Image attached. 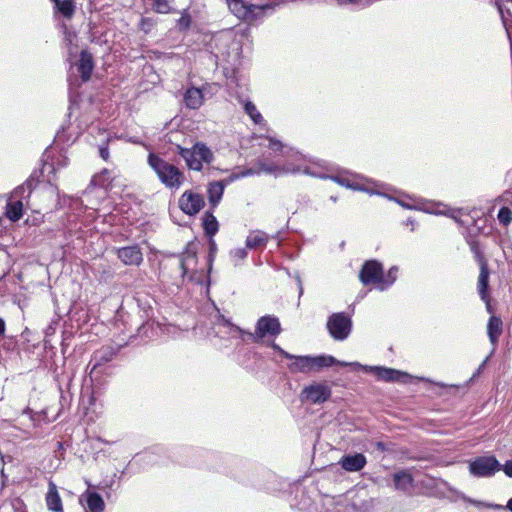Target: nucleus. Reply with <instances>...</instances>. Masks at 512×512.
Instances as JSON below:
<instances>
[{"label":"nucleus","instance_id":"obj_1","mask_svg":"<svg viewBox=\"0 0 512 512\" xmlns=\"http://www.w3.org/2000/svg\"><path fill=\"white\" fill-rule=\"evenodd\" d=\"M271 348L277 351L284 358L290 360V363L287 365V368L291 373L308 374L310 372H318L323 368L330 367L336 364L340 366H348V362L338 361L336 358L330 355H293L282 349L275 342H272Z\"/></svg>","mask_w":512,"mask_h":512},{"label":"nucleus","instance_id":"obj_2","mask_svg":"<svg viewBox=\"0 0 512 512\" xmlns=\"http://www.w3.org/2000/svg\"><path fill=\"white\" fill-rule=\"evenodd\" d=\"M148 164L162 184L170 189H178L184 182V173L175 165L155 153H149Z\"/></svg>","mask_w":512,"mask_h":512},{"label":"nucleus","instance_id":"obj_3","mask_svg":"<svg viewBox=\"0 0 512 512\" xmlns=\"http://www.w3.org/2000/svg\"><path fill=\"white\" fill-rule=\"evenodd\" d=\"M230 11L239 19L249 23L263 20L268 14L274 12L278 4L267 3L254 5L245 0H226Z\"/></svg>","mask_w":512,"mask_h":512},{"label":"nucleus","instance_id":"obj_4","mask_svg":"<svg viewBox=\"0 0 512 512\" xmlns=\"http://www.w3.org/2000/svg\"><path fill=\"white\" fill-rule=\"evenodd\" d=\"M265 173L279 176L286 173H304L314 175L308 168H302L300 164H293L287 161L284 165L268 161L265 157H260L255 162V168H250L241 174H233L232 176L245 177L253 174Z\"/></svg>","mask_w":512,"mask_h":512},{"label":"nucleus","instance_id":"obj_5","mask_svg":"<svg viewBox=\"0 0 512 512\" xmlns=\"http://www.w3.org/2000/svg\"><path fill=\"white\" fill-rule=\"evenodd\" d=\"M313 174L314 177L319 178H329L336 182L337 184L355 190V191H363L366 193H369L371 195H381L382 192L379 189V187H383V184H378L376 182H373L371 180H368L360 175L355 174H349V173H340L337 175H331V176H325L323 174H319L311 170V168L307 167Z\"/></svg>","mask_w":512,"mask_h":512},{"label":"nucleus","instance_id":"obj_6","mask_svg":"<svg viewBox=\"0 0 512 512\" xmlns=\"http://www.w3.org/2000/svg\"><path fill=\"white\" fill-rule=\"evenodd\" d=\"M177 153L185 160L189 169L201 171L204 164H211L214 160V154L211 149L203 142H197L194 146L184 148L176 146Z\"/></svg>","mask_w":512,"mask_h":512},{"label":"nucleus","instance_id":"obj_7","mask_svg":"<svg viewBox=\"0 0 512 512\" xmlns=\"http://www.w3.org/2000/svg\"><path fill=\"white\" fill-rule=\"evenodd\" d=\"M117 349L112 346H104L96 350L87 365L89 369V380L93 388L100 385V378L104 371V365L113 360Z\"/></svg>","mask_w":512,"mask_h":512},{"label":"nucleus","instance_id":"obj_8","mask_svg":"<svg viewBox=\"0 0 512 512\" xmlns=\"http://www.w3.org/2000/svg\"><path fill=\"white\" fill-rule=\"evenodd\" d=\"M327 329L336 341L346 340L352 331V319L344 312L333 313L327 321Z\"/></svg>","mask_w":512,"mask_h":512},{"label":"nucleus","instance_id":"obj_9","mask_svg":"<svg viewBox=\"0 0 512 512\" xmlns=\"http://www.w3.org/2000/svg\"><path fill=\"white\" fill-rule=\"evenodd\" d=\"M282 331L278 317L274 315H265L257 320L254 333L247 332V335L254 341L270 336L276 337Z\"/></svg>","mask_w":512,"mask_h":512},{"label":"nucleus","instance_id":"obj_10","mask_svg":"<svg viewBox=\"0 0 512 512\" xmlns=\"http://www.w3.org/2000/svg\"><path fill=\"white\" fill-rule=\"evenodd\" d=\"M332 390L326 382H313L301 391V401L314 405L323 404L331 397Z\"/></svg>","mask_w":512,"mask_h":512},{"label":"nucleus","instance_id":"obj_11","mask_svg":"<svg viewBox=\"0 0 512 512\" xmlns=\"http://www.w3.org/2000/svg\"><path fill=\"white\" fill-rule=\"evenodd\" d=\"M499 470L501 464L494 456L477 457L469 464V472L478 478L491 477Z\"/></svg>","mask_w":512,"mask_h":512},{"label":"nucleus","instance_id":"obj_12","mask_svg":"<svg viewBox=\"0 0 512 512\" xmlns=\"http://www.w3.org/2000/svg\"><path fill=\"white\" fill-rule=\"evenodd\" d=\"M348 366H354L357 368H361L366 372H374L379 380H383L386 382H403L406 383L410 378V375L393 369L386 367H378V366H363L358 362L348 363Z\"/></svg>","mask_w":512,"mask_h":512},{"label":"nucleus","instance_id":"obj_13","mask_svg":"<svg viewBox=\"0 0 512 512\" xmlns=\"http://www.w3.org/2000/svg\"><path fill=\"white\" fill-rule=\"evenodd\" d=\"M382 275V264L377 260H368L363 264L359 273V278L364 285L375 284L380 290Z\"/></svg>","mask_w":512,"mask_h":512},{"label":"nucleus","instance_id":"obj_14","mask_svg":"<svg viewBox=\"0 0 512 512\" xmlns=\"http://www.w3.org/2000/svg\"><path fill=\"white\" fill-rule=\"evenodd\" d=\"M41 171H33L29 178L20 186L16 187L11 194V199L13 200H21L25 205H28V199L33 191V189L39 183V177L41 176Z\"/></svg>","mask_w":512,"mask_h":512},{"label":"nucleus","instance_id":"obj_15","mask_svg":"<svg viewBox=\"0 0 512 512\" xmlns=\"http://www.w3.org/2000/svg\"><path fill=\"white\" fill-rule=\"evenodd\" d=\"M204 205L203 197L200 194L186 191L179 199L181 210L188 215L197 214Z\"/></svg>","mask_w":512,"mask_h":512},{"label":"nucleus","instance_id":"obj_16","mask_svg":"<svg viewBox=\"0 0 512 512\" xmlns=\"http://www.w3.org/2000/svg\"><path fill=\"white\" fill-rule=\"evenodd\" d=\"M238 179V176H230L227 180L214 181L209 183L207 193L209 203L215 208L221 201L227 184Z\"/></svg>","mask_w":512,"mask_h":512},{"label":"nucleus","instance_id":"obj_17","mask_svg":"<svg viewBox=\"0 0 512 512\" xmlns=\"http://www.w3.org/2000/svg\"><path fill=\"white\" fill-rule=\"evenodd\" d=\"M117 256L125 265L138 266L143 261V253L137 245L119 248Z\"/></svg>","mask_w":512,"mask_h":512},{"label":"nucleus","instance_id":"obj_18","mask_svg":"<svg viewBox=\"0 0 512 512\" xmlns=\"http://www.w3.org/2000/svg\"><path fill=\"white\" fill-rule=\"evenodd\" d=\"M341 467L347 472H358L367 464V459L362 453L347 454L339 461Z\"/></svg>","mask_w":512,"mask_h":512},{"label":"nucleus","instance_id":"obj_19","mask_svg":"<svg viewBox=\"0 0 512 512\" xmlns=\"http://www.w3.org/2000/svg\"><path fill=\"white\" fill-rule=\"evenodd\" d=\"M488 284H489L488 263H482V265H480V273H479V277H478L477 290L480 295V298L486 303L488 312H491V306H490V302H489V293H488Z\"/></svg>","mask_w":512,"mask_h":512},{"label":"nucleus","instance_id":"obj_20","mask_svg":"<svg viewBox=\"0 0 512 512\" xmlns=\"http://www.w3.org/2000/svg\"><path fill=\"white\" fill-rule=\"evenodd\" d=\"M46 506L51 512H63V504L59 495L57 486L54 482L50 481L48 484V491L45 497Z\"/></svg>","mask_w":512,"mask_h":512},{"label":"nucleus","instance_id":"obj_21","mask_svg":"<svg viewBox=\"0 0 512 512\" xmlns=\"http://www.w3.org/2000/svg\"><path fill=\"white\" fill-rule=\"evenodd\" d=\"M94 68L92 55L87 51H82L80 54L79 63L77 64V71L81 74L83 82L90 79Z\"/></svg>","mask_w":512,"mask_h":512},{"label":"nucleus","instance_id":"obj_22","mask_svg":"<svg viewBox=\"0 0 512 512\" xmlns=\"http://www.w3.org/2000/svg\"><path fill=\"white\" fill-rule=\"evenodd\" d=\"M503 323L502 320L497 316H491L487 325V334L491 344L493 345V351L497 346L499 336L502 334Z\"/></svg>","mask_w":512,"mask_h":512},{"label":"nucleus","instance_id":"obj_23","mask_svg":"<svg viewBox=\"0 0 512 512\" xmlns=\"http://www.w3.org/2000/svg\"><path fill=\"white\" fill-rule=\"evenodd\" d=\"M203 92L199 88H188L184 94V103L190 109H198L203 104Z\"/></svg>","mask_w":512,"mask_h":512},{"label":"nucleus","instance_id":"obj_24","mask_svg":"<svg viewBox=\"0 0 512 512\" xmlns=\"http://www.w3.org/2000/svg\"><path fill=\"white\" fill-rule=\"evenodd\" d=\"M394 487L396 490L408 491L413 487V476L406 470H401L393 474Z\"/></svg>","mask_w":512,"mask_h":512},{"label":"nucleus","instance_id":"obj_25","mask_svg":"<svg viewBox=\"0 0 512 512\" xmlns=\"http://www.w3.org/2000/svg\"><path fill=\"white\" fill-rule=\"evenodd\" d=\"M268 235L260 230L251 231L245 241L246 248L257 249L259 247H265L268 243Z\"/></svg>","mask_w":512,"mask_h":512},{"label":"nucleus","instance_id":"obj_26","mask_svg":"<svg viewBox=\"0 0 512 512\" xmlns=\"http://www.w3.org/2000/svg\"><path fill=\"white\" fill-rule=\"evenodd\" d=\"M83 496L86 498V504L91 512H103L105 503L101 495L96 492L87 490Z\"/></svg>","mask_w":512,"mask_h":512},{"label":"nucleus","instance_id":"obj_27","mask_svg":"<svg viewBox=\"0 0 512 512\" xmlns=\"http://www.w3.org/2000/svg\"><path fill=\"white\" fill-rule=\"evenodd\" d=\"M24 202L21 200H13L7 203L6 216L12 221H18L23 215Z\"/></svg>","mask_w":512,"mask_h":512},{"label":"nucleus","instance_id":"obj_28","mask_svg":"<svg viewBox=\"0 0 512 512\" xmlns=\"http://www.w3.org/2000/svg\"><path fill=\"white\" fill-rule=\"evenodd\" d=\"M55 8L66 19H71L75 13V3L73 0L57 1Z\"/></svg>","mask_w":512,"mask_h":512},{"label":"nucleus","instance_id":"obj_29","mask_svg":"<svg viewBox=\"0 0 512 512\" xmlns=\"http://www.w3.org/2000/svg\"><path fill=\"white\" fill-rule=\"evenodd\" d=\"M378 189L382 192V194L380 196H383V197H385V198H387L389 200H392V201L398 203L400 206H402V207H404L406 209H410V210H412V209H419V210H424L426 212H430V210L428 208H426V207H420L418 205L411 204V203L407 202L404 198L395 197V196L390 195L389 193L386 192V190L385 191L382 190V189H384V186L382 188L379 187Z\"/></svg>","mask_w":512,"mask_h":512},{"label":"nucleus","instance_id":"obj_30","mask_svg":"<svg viewBox=\"0 0 512 512\" xmlns=\"http://www.w3.org/2000/svg\"><path fill=\"white\" fill-rule=\"evenodd\" d=\"M203 225L205 233L210 237H213L218 231V221L216 217L210 212L205 213Z\"/></svg>","mask_w":512,"mask_h":512},{"label":"nucleus","instance_id":"obj_31","mask_svg":"<svg viewBox=\"0 0 512 512\" xmlns=\"http://www.w3.org/2000/svg\"><path fill=\"white\" fill-rule=\"evenodd\" d=\"M398 272L399 268L397 266H392L386 274L383 273L382 281L380 284V291H385L394 284L398 277Z\"/></svg>","mask_w":512,"mask_h":512},{"label":"nucleus","instance_id":"obj_32","mask_svg":"<svg viewBox=\"0 0 512 512\" xmlns=\"http://www.w3.org/2000/svg\"><path fill=\"white\" fill-rule=\"evenodd\" d=\"M196 263V252L191 249H187L183 257L180 261V267L182 269L183 275H186L189 271L191 265Z\"/></svg>","mask_w":512,"mask_h":512},{"label":"nucleus","instance_id":"obj_33","mask_svg":"<svg viewBox=\"0 0 512 512\" xmlns=\"http://www.w3.org/2000/svg\"><path fill=\"white\" fill-rule=\"evenodd\" d=\"M244 111L255 124H261L264 121L261 113L251 101H246L244 103Z\"/></svg>","mask_w":512,"mask_h":512},{"label":"nucleus","instance_id":"obj_34","mask_svg":"<svg viewBox=\"0 0 512 512\" xmlns=\"http://www.w3.org/2000/svg\"><path fill=\"white\" fill-rule=\"evenodd\" d=\"M460 499H462L463 501H465L469 504H472L476 507H485V508L493 509V510H504V506L501 504L487 503V502L475 500V499L467 497L464 494L460 495Z\"/></svg>","mask_w":512,"mask_h":512},{"label":"nucleus","instance_id":"obj_35","mask_svg":"<svg viewBox=\"0 0 512 512\" xmlns=\"http://www.w3.org/2000/svg\"><path fill=\"white\" fill-rule=\"evenodd\" d=\"M429 213L447 215L461 225L466 224L464 221H462L460 219V216L463 214V209H445V210L437 209V210H430Z\"/></svg>","mask_w":512,"mask_h":512},{"label":"nucleus","instance_id":"obj_36","mask_svg":"<svg viewBox=\"0 0 512 512\" xmlns=\"http://www.w3.org/2000/svg\"><path fill=\"white\" fill-rule=\"evenodd\" d=\"M153 9L160 14H168L172 11L173 0H151Z\"/></svg>","mask_w":512,"mask_h":512},{"label":"nucleus","instance_id":"obj_37","mask_svg":"<svg viewBox=\"0 0 512 512\" xmlns=\"http://www.w3.org/2000/svg\"><path fill=\"white\" fill-rule=\"evenodd\" d=\"M247 248H235L230 251V257L234 265L241 264L247 257Z\"/></svg>","mask_w":512,"mask_h":512},{"label":"nucleus","instance_id":"obj_38","mask_svg":"<svg viewBox=\"0 0 512 512\" xmlns=\"http://www.w3.org/2000/svg\"><path fill=\"white\" fill-rule=\"evenodd\" d=\"M498 220L505 226L509 225L512 221V211L508 207H502L498 212Z\"/></svg>","mask_w":512,"mask_h":512},{"label":"nucleus","instance_id":"obj_39","mask_svg":"<svg viewBox=\"0 0 512 512\" xmlns=\"http://www.w3.org/2000/svg\"><path fill=\"white\" fill-rule=\"evenodd\" d=\"M469 245H470V249L473 252L474 257H475L476 261L478 262L479 266L482 265V263H487L482 252L479 249L478 243L476 241H471V242H469Z\"/></svg>","mask_w":512,"mask_h":512},{"label":"nucleus","instance_id":"obj_40","mask_svg":"<svg viewBox=\"0 0 512 512\" xmlns=\"http://www.w3.org/2000/svg\"><path fill=\"white\" fill-rule=\"evenodd\" d=\"M267 139L269 140V145L268 147L273 150V151H280L282 153L283 156H287L288 155V152H285L283 151L284 150V145L282 144L281 141L273 138V137H267Z\"/></svg>","mask_w":512,"mask_h":512},{"label":"nucleus","instance_id":"obj_41","mask_svg":"<svg viewBox=\"0 0 512 512\" xmlns=\"http://www.w3.org/2000/svg\"><path fill=\"white\" fill-rule=\"evenodd\" d=\"M155 25V21L153 20V18H149V17H142L141 18V21H140V29L144 32V33H149L152 28L154 27Z\"/></svg>","mask_w":512,"mask_h":512},{"label":"nucleus","instance_id":"obj_42","mask_svg":"<svg viewBox=\"0 0 512 512\" xmlns=\"http://www.w3.org/2000/svg\"><path fill=\"white\" fill-rule=\"evenodd\" d=\"M338 6H361V8H365V0H336Z\"/></svg>","mask_w":512,"mask_h":512},{"label":"nucleus","instance_id":"obj_43","mask_svg":"<svg viewBox=\"0 0 512 512\" xmlns=\"http://www.w3.org/2000/svg\"><path fill=\"white\" fill-rule=\"evenodd\" d=\"M191 24V17L188 13H183L182 16L178 20V26L180 29L185 30L188 29Z\"/></svg>","mask_w":512,"mask_h":512},{"label":"nucleus","instance_id":"obj_44","mask_svg":"<svg viewBox=\"0 0 512 512\" xmlns=\"http://www.w3.org/2000/svg\"><path fill=\"white\" fill-rule=\"evenodd\" d=\"M226 324H228L230 327V334L232 337H242L244 334H247L246 331L242 330L238 326L229 323V321H226Z\"/></svg>","mask_w":512,"mask_h":512},{"label":"nucleus","instance_id":"obj_45","mask_svg":"<svg viewBox=\"0 0 512 512\" xmlns=\"http://www.w3.org/2000/svg\"><path fill=\"white\" fill-rule=\"evenodd\" d=\"M99 155L105 161L109 159V149L107 143L99 146Z\"/></svg>","mask_w":512,"mask_h":512},{"label":"nucleus","instance_id":"obj_46","mask_svg":"<svg viewBox=\"0 0 512 512\" xmlns=\"http://www.w3.org/2000/svg\"><path fill=\"white\" fill-rule=\"evenodd\" d=\"M501 470H503L508 477L512 478V460H508L504 465H501Z\"/></svg>","mask_w":512,"mask_h":512},{"label":"nucleus","instance_id":"obj_47","mask_svg":"<svg viewBox=\"0 0 512 512\" xmlns=\"http://www.w3.org/2000/svg\"><path fill=\"white\" fill-rule=\"evenodd\" d=\"M373 445L380 452H385V451L389 450L387 444L384 442H381V441H377V442L373 443Z\"/></svg>","mask_w":512,"mask_h":512},{"label":"nucleus","instance_id":"obj_48","mask_svg":"<svg viewBox=\"0 0 512 512\" xmlns=\"http://www.w3.org/2000/svg\"><path fill=\"white\" fill-rule=\"evenodd\" d=\"M99 178L100 179H103V183L102 185H104V181H111L112 180V176L110 175V171H108L107 169H104L101 174L99 175Z\"/></svg>","mask_w":512,"mask_h":512},{"label":"nucleus","instance_id":"obj_49","mask_svg":"<svg viewBox=\"0 0 512 512\" xmlns=\"http://www.w3.org/2000/svg\"><path fill=\"white\" fill-rule=\"evenodd\" d=\"M209 245H210V252H209V256H210V258H212V257H213V255H214V253H215V252H216V250H217V247H216V243H215V242H214V240H212V239L210 240Z\"/></svg>","mask_w":512,"mask_h":512},{"label":"nucleus","instance_id":"obj_50","mask_svg":"<svg viewBox=\"0 0 512 512\" xmlns=\"http://www.w3.org/2000/svg\"><path fill=\"white\" fill-rule=\"evenodd\" d=\"M6 329L5 321L0 318V336L4 335Z\"/></svg>","mask_w":512,"mask_h":512},{"label":"nucleus","instance_id":"obj_51","mask_svg":"<svg viewBox=\"0 0 512 512\" xmlns=\"http://www.w3.org/2000/svg\"><path fill=\"white\" fill-rule=\"evenodd\" d=\"M503 506H504V509H507L510 512H512V497L508 500L507 504L503 505Z\"/></svg>","mask_w":512,"mask_h":512},{"label":"nucleus","instance_id":"obj_52","mask_svg":"<svg viewBox=\"0 0 512 512\" xmlns=\"http://www.w3.org/2000/svg\"><path fill=\"white\" fill-rule=\"evenodd\" d=\"M291 156L294 157L295 160L297 161L301 158V156L298 153H293Z\"/></svg>","mask_w":512,"mask_h":512},{"label":"nucleus","instance_id":"obj_53","mask_svg":"<svg viewBox=\"0 0 512 512\" xmlns=\"http://www.w3.org/2000/svg\"><path fill=\"white\" fill-rule=\"evenodd\" d=\"M407 224H409V225H412V226H413V225H414V222H413L412 220H407Z\"/></svg>","mask_w":512,"mask_h":512},{"label":"nucleus","instance_id":"obj_54","mask_svg":"<svg viewBox=\"0 0 512 512\" xmlns=\"http://www.w3.org/2000/svg\"><path fill=\"white\" fill-rule=\"evenodd\" d=\"M487 360H488V357L483 361V363H482V365L480 366V368H481V367H483V366L487 363Z\"/></svg>","mask_w":512,"mask_h":512},{"label":"nucleus","instance_id":"obj_55","mask_svg":"<svg viewBox=\"0 0 512 512\" xmlns=\"http://www.w3.org/2000/svg\"><path fill=\"white\" fill-rule=\"evenodd\" d=\"M46 168H52V165L45 164V165H44V169H46Z\"/></svg>","mask_w":512,"mask_h":512},{"label":"nucleus","instance_id":"obj_56","mask_svg":"<svg viewBox=\"0 0 512 512\" xmlns=\"http://www.w3.org/2000/svg\"><path fill=\"white\" fill-rule=\"evenodd\" d=\"M330 199L333 201V202H336L337 201V198L334 197V196H331Z\"/></svg>","mask_w":512,"mask_h":512},{"label":"nucleus","instance_id":"obj_57","mask_svg":"<svg viewBox=\"0 0 512 512\" xmlns=\"http://www.w3.org/2000/svg\"><path fill=\"white\" fill-rule=\"evenodd\" d=\"M299 285H301V282L299 281ZM303 293L302 286H300V294Z\"/></svg>","mask_w":512,"mask_h":512},{"label":"nucleus","instance_id":"obj_58","mask_svg":"<svg viewBox=\"0 0 512 512\" xmlns=\"http://www.w3.org/2000/svg\"><path fill=\"white\" fill-rule=\"evenodd\" d=\"M61 133H62V132L58 131V133H57V137H59V138H60V137H61Z\"/></svg>","mask_w":512,"mask_h":512}]
</instances>
